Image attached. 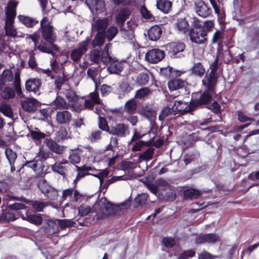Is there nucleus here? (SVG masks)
I'll list each match as a JSON object with an SVG mask.
<instances>
[{
	"mask_svg": "<svg viewBox=\"0 0 259 259\" xmlns=\"http://www.w3.org/2000/svg\"><path fill=\"white\" fill-rule=\"evenodd\" d=\"M108 22V20L105 18L97 20L94 25L95 30L97 32L105 33Z\"/></svg>",
	"mask_w": 259,
	"mask_h": 259,
	"instance_id": "nucleus-29",
	"label": "nucleus"
},
{
	"mask_svg": "<svg viewBox=\"0 0 259 259\" xmlns=\"http://www.w3.org/2000/svg\"><path fill=\"white\" fill-rule=\"evenodd\" d=\"M85 4L90 9L95 10L97 13L102 12L105 7L104 0H85Z\"/></svg>",
	"mask_w": 259,
	"mask_h": 259,
	"instance_id": "nucleus-21",
	"label": "nucleus"
},
{
	"mask_svg": "<svg viewBox=\"0 0 259 259\" xmlns=\"http://www.w3.org/2000/svg\"><path fill=\"white\" fill-rule=\"evenodd\" d=\"M21 218L35 226H39L43 222V219L40 214H26V216L22 215Z\"/></svg>",
	"mask_w": 259,
	"mask_h": 259,
	"instance_id": "nucleus-22",
	"label": "nucleus"
},
{
	"mask_svg": "<svg viewBox=\"0 0 259 259\" xmlns=\"http://www.w3.org/2000/svg\"><path fill=\"white\" fill-rule=\"evenodd\" d=\"M58 228L63 230L67 227L73 226L75 222L68 219H56Z\"/></svg>",
	"mask_w": 259,
	"mask_h": 259,
	"instance_id": "nucleus-46",
	"label": "nucleus"
},
{
	"mask_svg": "<svg viewBox=\"0 0 259 259\" xmlns=\"http://www.w3.org/2000/svg\"><path fill=\"white\" fill-rule=\"evenodd\" d=\"M176 114L175 110L174 108V106L172 107H165L159 115V119L163 120L165 117L169 115H175Z\"/></svg>",
	"mask_w": 259,
	"mask_h": 259,
	"instance_id": "nucleus-41",
	"label": "nucleus"
},
{
	"mask_svg": "<svg viewBox=\"0 0 259 259\" xmlns=\"http://www.w3.org/2000/svg\"><path fill=\"white\" fill-rule=\"evenodd\" d=\"M220 241V236L215 233H208L197 237L195 240L196 244H214Z\"/></svg>",
	"mask_w": 259,
	"mask_h": 259,
	"instance_id": "nucleus-11",
	"label": "nucleus"
},
{
	"mask_svg": "<svg viewBox=\"0 0 259 259\" xmlns=\"http://www.w3.org/2000/svg\"><path fill=\"white\" fill-rule=\"evenodd\" d=\"M66 81V78L63 76H58L55 80V85L58 91H60L63 84Z\"/></svg>",
	"mask_w": 259,
	"mask_h": 259,
	"instance_id": "nucleus-64",
	"label": "nucleus"
},
{
	"mask_svg": "<svg viewBox=\"0 0 259 259\" xmlns=\"http://www.w3.org/2000/svg\"><path fill=\"white\" fill-rule=\"evenodd\" d=\"M156 7L164 13H167L171 8V3L169 0H157Z\"/></svg>",
	"mask_w": 259,
	"mask_h": 259,
	"instance_id": "nucleus-28",
	"label": "nucleus"
},
{
	"mask_svg": "<svg viewBox=\"0 0 259 259\" xmlns=\"http://www.w3.org/2000/svg\"><path fill=\"white\" fill-rule=\"evenodd\" d=\"M48 205L47 202L35 200L32 202L31 206L36 212L43 211V209Z\"/></svg>",
	"mask_w": 259,
	"mask_h": 259,
	"instance_id": "nucleus-47",
	"label": "nucleus"
},
{
	"mask_svg": "<svg viewBox=\"0 0 259 259\" xmlns=\"http://www.w3.org/2000/svg\"><path fill=\"white\" fill-rule=\"evenodd\" d=\"M162 243L167 248H172L176 244L175 240L170 237H164L162 239Z\"/></svg>",
	"mask_w": 259,
	"mask_h": 259,
	"instance_id": "nucleus-61",
	"label": "nucleus"
},
{
	"mask_svg": "<svg viewBox=\"0 0 259 259\" xmlns=\"http://www.w3.org/2000/svg\"><path fill=\"white\" fill-rule=\"evenodd\" d=\"M137 103L134 99H131L127 101L124 105L125 112L128 113H133L136 109Z\"/></svg>",
	"mask_w": 259,
	"mask_h": 259,
	"instance_id": "nucleus-48",
	"label": "nucleus"
},
{
	"mask_svg": "<svg viewBox=\"0 0 259 259\" xmlns=\"http://www.w3.org/2000/svg\"><path fill=\"white\" fill-rule=\"evenodd\" d=\"M176 26L179 31L183 33L188 32L190 29L189 22L185 18L178 19L176 23Z\"/></svg>",
	"mask_w": 259,
	"mask_h": 259,
	"instance_id": "nucleus-26",
	"label": "nucleus"
},
{
	"mask_svg": "<svg viewBox=\"0 0 259 259\" xmlns=\"http://www.w3.org/2000/svg\"><path fill=\"white\" fill-rule=\"evenodd\" d=\"M214 25L212 21L201 22L194 19L189 31L190 40L194 43L202 44L206 41L207 32L211 31Z\"/></svg>",
	"mask_w": 259,
	"mask_h": 259,
	"instance_id": "nucleus-1",
	"label": "nucleus"
},
{
	"mask_svg": "<svg viewBox=\"0 0 259 259\" xmlns=\"http://www.w3.org/2000/svg\"><path fill=\"white\" fill-rule=\"evenodd\" d=\"M67 164V162H56L55 164L51 165L52 170L55 172L59 174L63 177V179L66 178V173L68 171V166H66L65 164Z\"/></svg>",
	"mask_w": 259,
	"mask_h": 259,
	"instance_id": "nucleus-23",
	"label": "nucleus"
},
{
	"mask_svg": "<svg viewBox=\"0 0 259 259\" xmlns=\"http://www.w3.org/2000/svg\"><path fill=\"white\" fill-rule=\"evenodd\" d=\"M37 186L43 194L46 193L47 190L51 187L44 179L39 180L37 183Z\"/></svg>",
	"mask_w": 259,
	"mask_h": 259,
	"instance_id": "nucleus-55",
	"label": "nucleus"
},
{
	"mask_svg": "<svg viewBox=\"0 0 259 259\" xmlns=\"http://www.w3.org/2000/svg\"><path fill=\"white\" fill-rule=\"evenodd\" d=\"M162 29L158 25L152 26L148 31V38L152 41H157L162 34Z\"/></svg>",
	"mask_w": 259,
	"mask_h": 259,
	"instance_id": "nucleus-24",
	"label": "nucleus"
},
{
	"mask_svg": "<svg viewBox=\"0 0 259 259\" xmlns=\"http://www.w3.org/2000/svg\"><path fill=\"white\" fill-rule=\"evenodd\" d=\"M72 120V114L67 110L58 111L56 114V120L60 124H68Z\"/></svg>",
	"mask_w": 259,
	"mask_h": 259,
	"instance_id": "nucleus-14",
	"label": "nucleus"
},
{
	"mask_svg": "<svg viewBox=\"0 0 259 259\" xmlns=\"http://www.w3.org/2000/svg\"><path fill=\"white\" fill-rule=\"evenodd\" d=\"M102 211V214H96L97 220L103 218L107 215H111L116 213L117 211L120 209V205H114L111 202L107 201L106 203H104L103 206H101L99 208Z\"/></svg>",
	"mask_w": 259,
	"mask_h": 259,
	"instance_id": "nucleus-5",
	"label": "nucleus"
},
{
	"mask_svg": "<svg viewBox=\"0 0 259 259\" xmlns=\"http://www.w3.org/2000/svg\"><path fill=\"white\" fill-rule=\"evenodd\" d=\"M155 149L152 147H149L147 149L141 152L139 155V158L141 160L148 161L153 158Z\"/></svg>",
	"mask_w": 259,
	"mask_h": 259,
	"instance_id": "nucleus-40",
	"label": "nucleus"
},
{
	"mask_svg": "<svg viewBox=\"0 0 259 259\" xmlns=\"http://www.w3.org/2000/svg\"><path fill=\"white\" fill-rule=\"evenodd\" d=\"M118 33V28L116 26H110L105 31V37L109 41H111Z\"/></svg>",
	"mask_w": 259,
	"mask_h": 259,
	"instance_id": "nucleus-45",
	"label": "nucleus"
},
{
	"mask_svg": "<svg viewBox=\"0 0 259 259\" xmlns=\"http://www.w3.org/2000/svg\"><path fill=\"white\" fill-rule=\"evenodd\" d=\"M109 134L118 137H125L130 134L128 126L124 123H116L110 126Z\"/></svg>",
	"mask_w": 259,
	"mask_h": 259,
	"instance_id": "nucleus-6",
	"label": "nucleus"
},
{
	"mask_svg": "<svg viewBox=\"0 0 259 259\" xmlns=\"http://www.w3.org/2000/svg\"><path fill=\"white\" fill-rule=\"evenodd\" d=\"M40 29L43 39L48 43L50 44V45L52 47H54L55 51H58V49L57 47L54 44L56 36L53 30V27H45Z\"/></svg>",
	"mask_w": 259,
	"mask_h": 259,
	"instance_id": "nucleus-10",
	"label": "nucleus"
},
{
	"mask_svg": "<svg viewBox=\"0 0 259 259\" xmlns=\"http://www.w3.org/2000/svg\"><path fill=\"white\" fill-rule=\"evenodd\" d=\"M140 13L142 17L145 19H150L153 17L150 12L143 5L140 8Z\"/></svg>",
	"mask_w": 259,
	"mask_h": 259,
	"instance_id": "nucleus-62",
	"label": "nucleus"
},
{
	"mask_svg": "<svg viewBox=\"0 0 259 259\" xmlns=\"http://www.w3.org/2000/svg\"><path fill=\"white\" fill-rule=\"evenodd\" d=\"M38 103L35 99H27L22 102V107L26 112L34 113L37 110Z\"/></svg>",
	"mask_w": 259,
	"mask_h": 259,
	"instance_id": "nucleus-20",
	"label": "nucleus"
},
{
	"mask_svg": "<svg viewBox=\"0 0 259 259\" xmlns=\"http://www.w3.org/2000/svg\"><path fill=\"white\" fill-rule=\"evenodd\" d=\"M30 135L32 139L36 143H40L42 139H46L47 135L41 132L38 128H35V130L30 131Z\"/></svg>",
	"mask_w": 259,
	"mask_h": 259,
	"instance_id": "nucleus-31",
	"label": "nucleus"
},
{
	"mask_svg": "<svg viewBox=\"0 0 259 259\" xmlns=\"http://www.w3.org/2000/svg\"><path fill=\"white\" fill-rule=\"evenodd\" d=\"M18 19L27 27H32L38 23V21L35 19L23 15H19Z\"/></svg>",
	"mask_w": 259,
	"mask_h": 259,
	"instance_id": "nucleus-36",
	"label": "nucleus"
},
{
	"mask_svg": "<svg viewBox=\"0 0 259 259\" xmlns=\"http://www.w3.org/2000/svg\"><path fill=\"white\" fill-rule=\"evenodd\" d=\"M83 54V52L76 48L72 50L70 57L74 63H78Z\"/></svg>",
	"mask_w": 259,
	"mask_h": 259,
	"instance_id": "nucleus-50",
	"label": "nucleus"
},
{
	"mask_svg": "<svg viewBox=\"0 0 259 259\" xmlns=\"http://www.w3.org/2000/svg\"><path fill=\"white\" fill-rule=\"evenodd\" d=\"M0 96L4 100L13 99L15 97V92L12 88L6 86L1 91Z\"/></svg>",
	"mask_w": 259,
	"mask_h": 259,
	"instance_id": "nucleus-27",
	"label": "nucleus"
},
{
	"mask_svg": "<svg viewBox=\"0 0 259 259\" xmlns=\"http://www.w3.org/2000/svg\"><path fill=\"white\" fill-rule=\"evenodd\" d=\"M5 153L9 163H13V162H15V159L17 157L16 152L11 149H7L5 150Z\"/></svg>",
	"mask_w": 259,
	"mask_h": 259,
	"instance_id": "nucleus-57",
	"label": "nucleus"
},
{
	"mask_svg": "<svg viewBox=\"0 0 259 259\" xmlns=\"http://www.w3.org/2000/svg\"><path fill=\"white\" fill-rule=\"evenodd\" d=\"M132 89L127 81H123L119 84L118 94L119 96L124 95L125 94H128Z\"/></svg>",
	"mask_w": 259,
	"mask_h": 259,
	"instance_id": "nucleus-43",
	"label": "nucleus"
},
{
	"mask_svg": "<svg viewBox=\"0 0 259 259\" xmlns=\"http://www.w3.org/2000/svg\"><path fill=\"white\" fill-rule=\"evenodd\" d=\"M18 218L13 213L3 210L2 214L0 215V222H13Z\"/></svg>",
	"mask_w": 259,
	"mask_h": 259,
	"instance_id": "nucleus-39",
	"label": "nucleus"
},
{
	"mask_svg": "<svg viewBox=\"0 0 259 259\" xmlns=\"http://www.w3.org/2000/svg\"><path fill=\"white\" fill-rule=\"evenodd\" d=\"M121 169L122 170H130L135 168L134 164L131 161H122L120 162Z\"/></svg>",
	"mask_w": 259,
	"mask_h": 259,
	"instance_id": "nucleus-63",
	"label": "nucleus"
},
{
	"mask_svg": "<svg viewBox=\"0 0 259 259\" xmlns=\"http://www.w3.org/2000/svg\"><path fill=\"white\" fill-rule=\"evenodd\" d=\"M111 46L110 43L106 44L103 50H102V62L105 65H108L110 62L115 63L117 59L112 56L109 52V47Z\"/></svg>",
	"mask_w": 259,
	"mask_h": 259,
	"instance_id": "nucleus-16",
	"label": "nucleus"
},
{
	"mask_svg": "<svg viewBox=\"0 0 259 259\" xmlns=\"http://www.w3.org/2000/svg\"><path fill=\"white\" fill-rule=\"evenodd\" d=\"M16 16V11L15 9L14 8H8L6 12L5 24H7L9 25H11V24H13Z\"/></svg>",
	"mask_w": 259,
	"mask_h": 259,
	"instance_id": "nucleus-38",
	"label": "nucleus"
},
{
	"mask_svg": "<svg viewBox=\"0 0 259 259\" xmlns=\"http://www.w3.org/2000/svg\"><path fill=\"white\" fill-rule=\"evenodd\" d=\"M167 85L170 91L181 90L185 95H188L190 93L189 83L181 78H173L170 79L168 81Z\"/></svg>",
	"mask_w": 259,
	"mask_h": 259,
	"instance_id": "nucleus-3",
	"label": "nucleus"
},
{
	"mask_svg": "<svg viewBox=\"0 0 259 259\" xmlns=\"http://www.w3.org/2000/svg\"><path fill=\"white\" fill-rule=\"evenodd\" d=\"M49 150L56 154H61L64 151V146L58 145L57 142L51 139H46L44 141Z\"/></svg>",
	"mask_w": 259,
	"mask_h": 259,
	"instance_id": "nucleus-18",
	"label": "nucleus"
},
{
	"mask_svg": "<svg viewBox=\"0 0 259 259\" xmlns=\"http://www.w3.org/2000/svg\"><path fill=\"white\" fill-rule=\"evenodd\" d=\"M110 65L107 68L110 74H119L122 70V65L118 60L115 63L110 62Z\"/></svg>",
	"mask_w": 259,
	"mask_h": 259,
	"instance_id": "nucleus-34",
	"label": "nucleus"
},
{
	"mask_svg": "<svg viewBox=\"0 0 259 259\" xmlns=\"http://www.w3.org/2000/svg\"><path fill=\"white\" fill-rule=\"evenodd\" d=\"M220 257L218 255H214L210 253L209 252L203 250L198 255V259H214Z\"/></svg>",
	"mask_w": 259,
	"mask_h": 259,
	"instance_id": "nucleus-60",
	"label": "nucleus"
},
{
	"mask_svg": "<svg viewBox=\"0 0 259 259\" xmlns=\"http://www.w3.org/2000/svg\"><path fill=\"white\" fill-rule=\"evenodd\" d=\"M78 214L81 217H84L89 213L93 214L94 212L92 211L91 208L89 206L80 205L78 208Z\"/></svg>",
	"mask_w": 259,
	"mask_h": 259,
	"instance_id": "nucleus-53",
	"label": "nucleus"
},
{
	"mask_svg": "<svg viewBox=\"0 0 259 259\" xmlns=\"http://www.w3.org/2000/svg\"><path fill=\"white\" fill-rule=\"evenodd\" d=\"M131 14V11L128 8L123 7L121 8L116 17V23L118 25H123Z\"/></svg>",
	"mask_w": 259,
	"mask_h": 259,
	"instance_id": "nucleus-19",
	"label": "nucleus"
},
{
	"mask_svg": "<svg viewBox=\"0 0 259 259\" xmlns=\"http://www.w3.org/2000/svg\"><path fill=\"white\" fill-rule=\"evenodd\" d=\"M217 74L210 73L206 74L202 80L203 86L205 90L210 92V93H215V88L218 82Z\"/></svg>",
	"mask_w": 259,
	"mask_h": 259,
	"instance_id": "nucleus-7",
	"label": "nucleus"
},
{
	"mask_svg": "<svg viewBox=\"0 0 259 259\" xmlns=\"http://www.w3.org/2000/svg\"><path fill=\"white\" fill-rule=\"evenodd\" d=\"M160 73L161 75L168 79L175 76H180L182 72L179 70H174L172 67L168 66L165 68H161Z\"/></svg>",
	"mask_w": 259,
	"mask_h": 259,
	"instance_id": "nucleus-25",
	"label": "nucleus"
},
{
	"mask_svg": "<svg viewBox=\"0 0 259 259\" xmlns=\"http://www.w3.org/2000/svg\"><path fill=\"white\" fill-rule=\"evenodd\" d=\"M37 48L42 52L54 55L53 50H55V48L52 47L50 44L48 47L47 46L46 44H41L38 46Z\"/></svg>",
	"mask_w": 259,
	"mask_h": 259,
	"instance_id": "nucleus-56",
	"label": "nucleus"
},
{
	"mask_svg": "<svg viewBox=\"0 0 259 259\" xmlns=\"http://www.w3.org/2000/svg\"><path fill=\"white\" fill-rule=\"evenodd\" d=\"M44 194L50 200H55L58 196V191L52 187L48 189L46 193H44Z\"/></svg>",
	"mask_w": 259,
	"mask_h": 259,
	"instance_id": "nucleus-51",
	"label": "nucleus"
},
{
	"mask_svg": "<svg viewBox=\"0 0 259 259\" xmlns=\"http://www.w3.org/2000/svg\"><path fill=\"white\" fill-rule=\"evenodd\" d=\"M216 93H210V92L205 90L203 92H198L193 93L191 95L192 105L194 107L195 110L198 108H202L210 103L212 99V97L215 95Z\"/></svg>",
	"mask_w": 259,
	"mask_h": 259,
	"instance_id": "nucleus-2",
	"label": "nucleus"
},
{
	"mask_svg": "<svg viewBox=\"0 0 259 259\" xmlns=\"http://www.w3.org/2000/svg\"><path fill=\"white\" fill-rule=\"evenodd\" d=\"M102 50L100 48H94L91 52L90 60L97 64H99L102 62Z\"/></svg>",
	"mask_w": 259,
	"mask_h": 259,
	"instance_id": "nucleus-32",
	"label": "nucleus"
},
{
	"mask_svg": "<svg viewBox=\"0 0 259 259\" xmlns=\"http://www.w3.org/2000/svg\"><path fill=\"white\" fill-rule=\"evenodd\" d=\"M2 77L4 81H11L13 79V74L12 71L9 69L4 70L2 73Z\"/></svg>",
	"mask_w": 259,
	"mask_h": 259,
	"instance_id": "nucleus-58",
	"label": "nucleus"
},
{
	"mask_svg": "<svg viewBox=\"0 0 259 259\" xmlns=\"http://www.w3.org/2000/svg\"><path fill=\"white\" fill-rule=\"evenodd\" d=\"M99 127L102 131L107 132L109 133L110 126L108 125L106 119L104 117L99 116Z\"/></svg>",
	"mask_w": 259,
	"mask_h": 259,
	"instance_id": "nucleus-59",
	"label": "nucleus"
},
{
	"mask_svg": "<svg viewBox=\"0 0 259 259\" xmlns=\"http://www.w3.org/2000/svg\"><path fill=\"white\" fill-rule=\"evenodd\" d=\"M137 82L140 85H145L149 81V75L146 73H141L137 77Z\"/></svg>",
	"mask_w": 259,
	"mask_h": 259,
	"instance_id": "nucleus-54",
	"label": "nucleus"
},
{
	"mask_svg": "<svg viewBox=\"0 0 259 259\" xmlns=\"http://www.w3.org/2000/svg\"><path fill=\"white\" fill-rule=\"evenodd\" d=\"M237 115L238 116V120L241 122H245L248 121H254L255 119L253 118L249 117L247 116L244 113L240 110L236 111Z\"/></svg>",
	"mask_w": 259,
	"mask_h": 259,
	"instance_id": "nucleus-52",
	"label": "nucleus"
},
{
	"mask_svg": "<svg viewBox=\"0 0 259 259\" xmlns=\"http://www.w3.org/2000/svg\"><path fill=\"white\" fill-rule=\"evenodd\" d=\"M148 197L149 195L147 193H143L140 194H138L134 199V207H138L145 205L148 201Z\"/></svg>",
	"mask_w": 259,
	"mask_h": 259,
	"instance_id": "nucleus-30",
	"label": "nucleus"
},
{
	"mask_svg": "<svg viewBox=\"0 0 259 259\" xmlns=\"http://www.w3.org/2000/svg\"><path fill=\"white\" fill-rule=\"evenodd\" d=\"M55 110L67 109L69 106L66 100L61 96L57 95L56 98L49 104Z\"/></svg>",
	"mask_w": 259,
	"mask_h": 259,
	"instance_id": "nucleus-15",
	"label": "nucleus"
},
{
	"mask_svg": "<svg viewBox=\"0 0 259 259\" xmlns=\"http://www.w3.org/2000/svg\"><path fill=\"white\" fill-rule=\"evenodd\" d=\"M195 11L198 15L203 18H206L211 13V9L202 0L195 2Z\"/></svg>",
	"mask_w": 259,
	"mask_h": 259,
	"instance_id": "nucleus-13",
	"label": "nucleus"
},
{
	"mask_svg": "<svg viewBox=\"0 0 259 259\" xmlns=\"http://www.w3.org/2000/svg\"><path fill=\"white\" fill-rule=\"evenodd\" d=\"M190 71L192 74L201 77L204 74L205 69L200 62H197L194 64L193 66L191 68Z\"/></svg>",
	"mask_w": 259,
	"mask_h": 259,
	"instance_id": "nucleus-33",
	"label": "nucleus"
},
{
	"mask_svg": "<svg viewBox=\"0 0 259 259\" xmlns=\"http://www.w3.org/2000/svg\"><path fill=\"white\" fill-rule=\"evenodd\" d=\"M4 28L6 35L13 37H14L17 35V30L14 26L13 24H11L10 25L5 24Z\"/></svg>",
	"mask_w": 259,
	"mask_h": 259,
	"instance_id": "nucleus-49",
	"label": "nucleus"
},
{
	"mask_svg": "<svg viewBox=\"0 0 259 259\" xmlns=\"http://www.w3.org/2000/svg\"><path fill=\"white\" fill-rule=\"evenodd\" d=\"M105 38V33L97 32L96 35L95 36L94 39L92 42L93 48H95L96 47H98V48H100V47L104 43Z\"/></svg>",
	"mask_w": 259,
	"mask_h": 259,
	"instance_id": "nucleus-37",
	"label": "nucleus"
},
{
	"mask_svg": "<svg viewBox=\"0 0 259 259\" xmlns=\"http://www.w3.org/2000/svg\"><path fill=\"white\" fill-rule=\"evenodd\" d=\"M200 195V191L193 188L187 189L184 192V198L185 199H195L198 198Z\"/></svg>",
	"mask_w": 259,
	"mask_h": 259,
	"instance_id": "nucleus-35",
	"label": "nucleus"
},
{
	"mask_svg": "<svg viewBox=\"0 0 259 259\" xmlns=\"http://www.w3.org/2000/svg\"><path fill=\"white\" fill-rule=\"evenodd\" d=\"M63 94L68 101L70 102H76L79 99V96L71 89L66 90L63 92Z\"/></svg>",
	"mask_w": 259,
	"mask_h": 259,
	"instance_id": "nucleus-42",
	"label": "nucleus"
},
{
	"mask_svg": "<svg viewBox=\"0 0 259 259\" xmlns=\"http://www.w3.org/2000/svg\"><path fill=\"white\" fill-rule=\"evenodd\" d=\"M173 106L176 113L178 112L181 114L189 113L195 110L194 107L192 105L191 100L189 104L182 101H176Z\"/></svg>",
	"mask_w": 259,
	"mask_h": 259,
	"instance_id": "nucleus-12",
	"label": "nucleus"
},
{
	"mask_svg": "<svg viewBox=\"0 0 259 259\" xmlns=\"http://www.w3.org/2000/svg\"><path fill=\"white\" fill-rule=\"evenodd\" d=\"M0 112L8 117H12L13 115V113L11 106L5 103H2L1 104Z\"/></svg>",
	"mask_w": 259,
	"mask_h": 259,
	"instance_id": "nucleus-44",
	"label": "nucleus"
},
{
	"mask_svg": "<svg viewBox=\"0 0 259 259\" xmlns=\"http://www.w3.org/2000/svg\"><path fill=\"white\" fill-rule=\"evenodd\" d=\"M42 229L45 234L51 236L59 231L57 221L56 220L46 219L44 221Z\"/></svg>",
	"mask_w": 259,
	"mask_h": 259,
	"instance_id": "nucleus-9",
	"label": "nucleus"
},
{
	"mask_svg": "<svg viewBox=\"0 0 259 259\" xmlns=\"http://www.w3.org/2000/svg\"><path fill=\"white\" fill-rule=\"evenodd\" d=\"M41 85V81L38 78H29L25 82V89L28 92H37Z\"/></svg>",
	"mask_w": 259,
	"mask_h": 259,
	"instance_id": "nucleus-17",
	"label": "nucleus"
},
{
	"mask_svg": "<svg viewBox=\"0 0 259 259\" xmlns=\"http://www.w3.org/2000/svg\"><path fill=\"white\" fill-rule=\"evenodd\" d=\"M165 56L163 51L154 49L149 51L145 55L146 60L151 63H156L162 60Z\"/></svg>",
	"mask_w": 259,
	"mask_h": 259,
	"instance_id": "nucleus-8",
	"label": "nucleus"
},
{
	"mask_svg": "<svg viewBox=\"0 0 259 259\" xmlns=\"http://www.w3.org/2000/svg\"><path fill=\"white\" fill-rule=\"evenodd\" d=\"M186 45L184 42H172L167 45L166 49L168 55L171 58H182L184 55L182 53L185 49Z\"/></svg>",
	"mask_w": 259,
	"mask_h": 259,
	"instance_id": "nucleus-4",
	"label": "nucleus"
}]
</instances>
